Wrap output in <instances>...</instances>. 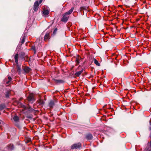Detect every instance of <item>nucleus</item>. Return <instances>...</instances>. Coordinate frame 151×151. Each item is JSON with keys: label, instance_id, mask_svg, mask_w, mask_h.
<instances>
[{"label": "nucleus", "instance_id": "nucleus-20", "mask_svg": "<svg viewBox=\"0 0 151 151\" xmlns=\"http://www.w3.org/2000/svg\"><path fill=\"white\" fill-rule=\"evenodd\" d=\"M76 65H78L79 63V59L78 58L76 59Z\"/></svg>", "mask_w": 151, "mask_h": 151}, {"label": "nucleus", "instance_id": "nucleus-11", "mask_svg": "<svg viewBox=\"0 0 151 151\" xmlns=\"http://www.w3.org/2000/svg\"><path fill=\"white\" fill-rule=\"evenodd\" d=\"M38 103L41 106L43 105L44 103V102L43 100L41 99H39L37 101Z\"/></svg>", "mask_w": 151, "mask_h": 151}, {"label": "nucleus", "instance_id": "nucleus-6", "mask_svg": "<svg viewBox=\"0 0 151 151\" xmlns=\"http://www.w3.org/2000/svg\"><path fill=\"white\" fill-rule=\"evenodd\" d=\"M86 138L88 140H91L93 138V136L91 134H88L86 135Z\"/></svg>", "mask_w": 151, "mask_h": 151}, {"label": "nucleus", "instance_id": "nucleus-22", "mask_svg": "<svg viewBox=\"0 0 151 151\" xmlns=\"http://www.w3.org/2000/svg\"><path fill=\"white\" fill-rule=\"evenodd\" d=\"M57 29H55L54 31V33L55 32L57 31Z\"/></svg>", "mask_w": 151, "mask_h": 151}, {"label": "nucleus", "instance_id": "nucleus-13", "mask_svg": "<svg viewBox=\"0 0 151 151\" xmlns=\"http://www.w3.org/2000/svg\"><path fill=\"white\" fill-rule=\"evenodd\" d=\"M18 55L17 54L15 55L14 58L15 62L16 64H17L18 63Z\"/></svg>", "mask_w": 151, "mask_h": 151}, {"label": "nucleus", "instance_id": "nucleus-7", "mask_svg": "<svg viewBox=\"0 0 151 151\" xmlns=\"http://www.w3.org/2000/svg\"><path fill=\"white\" fill-rule=\"evenodd\" d=\"M8 81H7V79H5L4 80V82H6V83L7 84H8L9 83V82H10V81L12 80V78H11V77L10 76H8Z\"/></svg>", "mask_w": 151, "mask_h": 151}, {"label": "nucleus", "instance_id": "nucleus-2", "mask_svg": "<svg viewBox=\"0 0 151 151\" xmlns=\"http://www.w3.org/2000/svg\"><path fill=\"white\" fill-rule=\"evenodd\" d=\"M28 101L31 103H33L35 100L34 94L32 93H30L27 97Z\"/></svg>", "mask_w": 151, "mask_h": 151}, {"label": "nucleus", "instance_id": "nucleus-3", "mask_svg": "<svg viewBox=\"0 0 151 151\" xmlns=\"http://www.w3.org/2000/svg\"><path fill=\"white\" fill-rule=\"evenodd\" d=\"M81 70L78 71H77L75 73V75L77 77L79 76L83 72L84 69L83 68H81V66L80 65L78 67V68L77 69V70Z\"/></svg>", "mask_w": 151, "mask_h": 151}, {"label": "nucleus", "instance_id": "nucleus-16", "mask_svg": "<svg viewBox=\"0 0 151 151\" xmlns=\"http://www.w3.org/2000/svg\"><path fill=\"white\" fill-rule=\"evenodd\" d=\"M94 63L95 64L98 66L100 65V64L99 63L98 60L96 59H95L94 60Z\"/></svg>", "mask_w": 151, "mask_h": 151}, {"label": "nucleus", "instance_id": "nucleus-9", "mask_svg": "<svg viewBox=\"0 0 151 151\" xmlns=\"http://www.w3.org/2000/svg\"><path fill=\"white\" fill-rule=\"evenodd\" d=\"M24 70L25 73H28L30 71L31 69L29 68L26 67L24 68Z\"/></svg>", "mask_w": 151, "mask_h": 151}, {"label": "nucleus", "instance_id": "nucleus-14", "mask_svg": "<svg viewBox=\"0 0 151 151\" xmlns=\"http://www.w3.org/2000/svg\"><path fill=\"white\" fill-rule=\"evenodd\" d=\"M13 119L14 121L15 122H17L18 121L19 119V117L17 116H14L13 118Z\"/></svg>", "mask_w": 151, "mask_h": 151}, {"label": "nucleus", "instance_id": "nucleus-5", "mask_svg": "<svg viewBox=\"0 0 151 151\" xmlns=\"http://www.w3.org/2000/svg\"><path fill=\"white\" fill-rule=\"evenodd\" d=\"M39 4H38V1H36L34 3L33 9L35 11H36L37 10L38 8Z\"/></svg>", "mask_w": 151, "mask_h": 151}, {"label": "nucleus", "instance_id": "nucleus-10", "mask_svg": "<svg viewBox=\"0 0 151 151\" xmlns=\"http://www.w3.org/2000/svg\"><path fill=\"white\" fill-rule=\"evenodd\" d=\"M73 9H74V8L72 7L68 12H66L65 13H66V14L68 16L70 14L72 13V12L73 11Z\"/></svg>", "mask_w": 151, "mask_h": 151}, {"label": "nucleus", "instance_id": "nucleus-21", "mask_svg": "<svg viewBox=\"0 0 151 151\" xmlns=\"http://www.w3.org/2000/svg\"><path fill=\"white\" fill-rule=\"evenodd\" d=\"M17 71H18L19 73H20V68L19 66L17 67Z\"/></svg>", "mask_w": 151, "mask_h": 151}, {"label": "nucleus", "instance_id": "nucleus-24", "mask_svg": "<svg viewBox=\"0 0 151 151\" xmlns=\"http://www.w3.org/2000/svg\"><path fill=\"white\" fill-rule=\"evenodd\" d=\"M150 125H151V121H150Z\"/></svg>", "mask_w": 151, "mask_h": 151}, {"label": "nucleus", "instance_id": "nucleus-8", "mask_svg": "<svg viewBox=\"0 0 151 151\" xmlns=\"http://www.w3.org/2000/svg\"><path fill=\"white\" fill-rule=\"evenodd\" d=\"M43 13L44 15L46 16L49 14V12L47 9H44L43 10Z\"/></svg>", "mask_w": 151, "mask_h": 151}, {"label": "nucleus", "instance_id": "nucleus-1", "mask_svg": "<svg viewBox=\"0 0 151 151\" xmlns=\"http://www.w3.org/2000/svg\"><path fill=\"white\" fill-rule=\"evenodd\" d=\"M82 147V144L81 142H78L76 143H75L72 145L70 147L71 148L72 150L77 149H80Z\"/></svg>", "mask_w": 151, "mask_h": 151}, {"label": "nucleus", "instance_id": "nucleus-4", "mask_svg": "<svg viewBox=\"0 0 151 151\" xmlns=\"http://www.w3.org/2000/svg\"><path fill=\"white\" fill-rule=\"evenodd\" d=\"M62 17V18L61 19V21L64 22H66L69 18V16L66 13H65L63 15Z\"/></svg>", "mask_w": 151, "mask_h": 151}, {"label": "nucleus", "instance_id": "nucleus-18", "mask_svg": "<svg viewBox=\"0 0 151 151\" xmlns=\"http://www.w3.org/2000/svg\"><path fill=\"white\" fill-rule=\"evenodd\" d=\"M9 148L10 150H12L14 148V145L12 144H10L9 146Z\"/></svg>", "mask_w": 151, "mask_h": 151}, {"label": "nucleus", "instance_id": "nucleus-23", "mask_svg": "<svg viewBox=\"0 0 151 151\" xmlns=\"http://www.w3.org/2000/svg\"><path fill=\"white\" fill-rule=\"evenodd\" d=\"M42 0H40L39 1V4H40L41 3V2H42Z\"/></svg>", "mask_w": 151, "mask_h": 151}, {"label": "nucleus", "instance_id": "nucleus-19", "mask_svg": "<svg viewBox=\"0 0 151 151\" xmlns=\"http://www.w3.org/2000/svg\"><path fill=\"white\" fill-rule=\"evenodd\" d=\"M25 42V38L24 37H23L22 39L21 42L22 44H23Z\"/></svg>", "mask_w": 151, "mask_h": 151}, {"label": "nucleus", "instance_id": "nucleus-17", "mask_svg": "<svg viewBox=\"0 0 151 151\" xmlns=\"http://www.w3.org/2000/svg\"><path fill=\"white\" fill-rule=\"evenodd\" d=\"M54 105V102L52 101H50L49 103V106L50 107H52L53 106V105Z\"/></svg>", "mask_w": 151, "mask_h": 151}, {"label": "nucleus", "instance_id": "nucleus-15", "mask_svg": "<svg viewBox=\"0 0 151 151\" xmlns=\"http://www.w3.org/2000/svg\"><path fill=\"white\" fill-rule=\"evenodd\" d=\"M6 107V106L4 104H1L0 105V111L4 109Z\"/></svg>", "mask_w": 151, "mask_h": 151}, {"label": "nucleus", "instance_id": "nucleus-12", "mask_svg": "<svg viewBox=\"0 0 151 151\" xmlns=\"http://www.w3.org/2000/svg\"><path fill=\"white\" fill-rule=\"evenodd\" d=\"M50 38V35L49 33H47L45 36L44 40L45 41H46Z\"/></svg>", "mask_w": 151, "mask_h": 151}]
</instances>
